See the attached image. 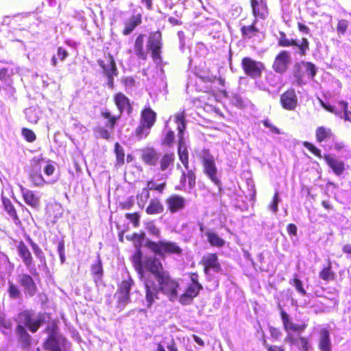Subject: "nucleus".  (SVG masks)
Returning <instances> with one entry per match:
<instances>
[{"label": "nucleus", "instance_id": "f257e3e1", "mask_svg": "<svg viewBox=\"0 0 351 351\" xmlns=\"http://www.w3.org/2000/svg\"><path fill=\"white\" fill-rule=\"evenodd\" d=\"M143 282L148 307L158 299L160 291L167 295L170 300H173L178 296L179 283L165 269L161 261Z\"/></svg>", "mask_w": 351, "mask_h": 351}, {"label": "nucleus", "instance_id": "f03ea898", "mask_svg": "<svg viewBox=\"0 0 351 351\" xmlns=\"http://www.w3.org/2000/svg\"><path fill=\"white\" fill-rule=\"evenodd\" d=\"M145 246L153 254L158 255L162 258L166 256H176L180 257L182 256L184 254L183 249L178 243L171 241L159 240L158 241H154L149 239L145 242Z\"/></svg>", "mask_w": 351, "mask_h": 351}, {"label": "nucleus", "instance_id": "7ed1b4c3", "mask_svg": "<svg viewBox=\"0 0 351 351\" xmlns=\"http://www.w3.org/2000/svg\"><path fill=\"white\" fill-rule=\"evenodd\" d=\"M45 315L50 317L49 314L42 313H39L36 317L35 313L32 309L26 308L18 313L14 320L16 324H22L30 332L36 333L45 324Z\"/></svg>", "mask_w": 351, "mask_h": 351}, {"label": "nucleus", "instance_id": "20e7f679", "mask_svg": "<svg viewBox=\"0 0 351 351\" xmlns=\"http://www.w3.org/2000/svg\"><path fill=\"white\" fill-rule=\"evenodd\" d=\"M132 261L141 280L143 282L161 261L156 256H146L143 260L142 252L138 248L133 254Z\"/></svg>", "mask_w": 351, "mask_h": 351}, {"label": "nucleus", "instance_id": "39448f33", "mask_svg": "<svg viewBox=\"0 0 351 351\" xmlns=\"http://www.w3.org/2000/svg\"><path fill=\"white\" fill-rule=\"evenodd\" d=\"M201 162L204 174L221 190V182L218 176V170L213 156L209 150L204 151Z\"/></svg>", "mask_w": 351, "mask_h": 351}, {"label": "nucleus", "instance_id": "423d86ee", "mask_svg": "<svg viewBox=\"0 0 351 351\" xmlns=\"http://www.w3.org/2000/svg\"><path fill=\"white\" fill-rule=\"evenodd\" d=\"M146 47L151 53L153 61L158 63L161 62L163 42L162 33L160 30L149 34Z\"/></svg>", "mask_w": 351, "mask_h": 351}, {"label": "nucleus", "instance_id": "0eeeda50", "mask_svg": "<svg viewBox=\"0 0 351 351\" xmlns=\"http://www.w3.org/2000/svg\"><path fill=\"white\" fill-rule=\"evenodd\" d=\"M241 67L244 73L253 79L260 78L265 69V64L250 57H244L241 60Z\"/></svg>", "mask_w": 351, "mask_h": 351}, {"label": "nucleus", "instance_id": "6e6552de", "mask_svg": "<svg viewBox=\"0 0 351 351\" xmlns=\"http://www.w3.org/2000/svg\"><path fill=\"white\" fill-rule=\"evenodd\" d=\"M16 247L19 256L21 258L29 273L34 277H38L39 274L36 269L33 256L27 245L24 241H19Z\"/></svg>", "mask_w": 351, "mask_h": 351}, {"label": "nucleus", "instance_id": "1a4fd4ad", "mask_svg": "<svg viewBox=\"0 0 351 351\" xmlns=\"http://www.w3.org/2000/svg\"><path fill=\"white\" fill-rule=\"evenodd\" d=\"M134 285V281L130 275H128L125 278L123 279L121 282L118 284V289L115 293V297L119 306H120V304L126 305L130 302V290Z\"/></svg>", "mask_w": 351, "mask_h": 351}, {"label": "nucleus", "instance_id": "9d476101", "mask_svg": "<svg viewBox=\"0 0 351 351\" xmlns=\"http://www.w3.org/2000/svg\"><path fill=\"white\" fill-rule=\"evenodd\" d=\"M199 264L203 267L205 275H210V271L215 273H220L222 270L221 263L217 253H208L202 258Z\"/></svg>", "mask_w": 351, "mask_h": 351}, {"label": "nucleus", "instance_id": "9b49d317", "mask_svg": "<svg viewBox=\"0 0 351 351\" xmlns=\"http://www.w3.org/2000/svg\"><path fill=\"white\" fill-rule=\"evenodd\" d=\"M33 276L25 273L18 276V282L23 288V291L26 298H33L38 291V288Z\"/></svg>", "mask_w": 351, "mask_h": 351}, {"label": "nucleus", "instance_id": "f8f14e48", "mask_svg": "<svg viewBox=\"0 0 351 351\" xmlns=\"http://www.w3.org/2000/svg\"><path fill=\"white\" fill-rule=\"evenodd\" d=\"M291 62L290 52L286 50L280 51L275 57L272 64L273 70L279 74L285 73Z\"/></svg>", "mask_w": 351, "mask_h": 351}, {"label": "nucleus", "instance_id": "ddd939ff", "mask_svg": "<svg viewBox=\"0 0 351 351\" xmlns=\"http://www.w3.org/2000/svg\"><path fill=\"white\" fill-rule=\"evenodd\" d=\"M67 340L62 335L53 337H46L43 348L47 351H65Z\"/></svg>", "mask_w": 351, "mask_h": 351}, {"label": "nucleus", "instance_id": "4468645a", "mask_svg": "<svg viewBox=\"0 0 351 351\" xmlns=\"http://www.w3.org/2000/svg\"><path fill=\"white\" fill-rule=\"evenodd\" d=\"M167 210L174 214L183 210L186 205L185 197L178 194H172L165 199Z\"/></svg>", "mask_w": 351, "mask_h": 351}, {"label": "nucleus", "instance_id": "2eb2a0df", "mask_svg": "<svg viewBox=\"0 0 351 351\" xmlns=\"http://www.w3.org/2000/svg\"><path fill=\"white\" fill-rule=\"evenodd\" d=\"M281 106L289 111L295 110L298 105V99L295 90L292 88H288L280 97Z\"/></svg>", "mask_w": 351, "mask_h": 351}, {"label": "nucleus", "instance_id": "dca6fc26", "mask_svg": "<svg viewBox=\"0 0 351 351\" xmlns=\"http://www.w3.org/2000/svg\"><path fill=\"white\" fill-rule=\"evenodd\" d=\"M28 329L24 328L22 324H16L15 327V335L16 340L21 348L29 349L33 343V338L29 333Z\"/></svg>", "mask_w": 351, "mask_h": 351}, {"label": "nucleus", "instance_id": "f3484780", "mask_svg": "<svg viewBox=\"0 0 351 351\" xmlns=\"http://www.w3.org/2000/svg\"><path fill=\"white\" fill-rule=\"evenodd\" d=\"M166 183L162 182L156 185V187H145L142 189L141 191L136 195L137 204L143 208L145 204L147 202L150 197V190L158 191L159 193H162L165 189Z\"/></svg>", "mask_w": 351, "mask_h": 351}, {"label": "nucleus", "instance_id": "a211bd4d", "mask_svg": "<svg viewBox=\"0 0 351 351\" xmlns=\"http://www.w3.org/2000/svg\"><path fill=\"white\" fill-rule=\"evenodd\" d=\"M203 289L202 285L189 284L184 293L180 295L179 302L183 305H188L197 297L201 290Z\"/></svg>", "mask_w": 351, "mask_h": 351}, {"label": "nucleus", "instance_id": "6ab92c4d", "mask_svg": "<svg viewBox=\"0 0 351 351\" xmlns=\"http://www.w3.org/2000/svg\"><path fill=\"white\" fill-rule=\"evenodd\" d=\"M285 341L290 346H294L300 351H308L310 343L308 337L304 336H295L292 333H288L285 337Z\"/></svg>", "mask_w": 351, "mask_h": 351}, {"label": "nucleus", "instance_id": "aec40b11", "mask_svg": "<svg viewBox=\"0 0 351 351\" xmlns=\"http://www.w3.org/2000/svg\"><path fill=\"white\" fill-rule=\"evenodd\" d=\"M250 6L253 16L256 19H265L268 14V7L264 0H250Z\"/></svg>", "mask_w": 351, "mask_h": 351}, {"label": "nucleus", "instance_id": "412c9836", "mask_svg": "<svg viewBox=\"0 0 351 351\" xmlns=\"http://www.w3.org/2000/svg\"><path fill=\"white\" fill-rule=\"evenodd\" d=\"M113 101L117 106L119 114H121L124 110L128 114L132 112L133 108L130 99L122 93H117L113 96Z\"/></svg>", "mask_w": 351, "mask_h": 351}, {"label": "nucleus", "instance_id": "4be33fe9", "mask_svg": "<svg viewBox=\"0 0 351 351\" xmlns=\"http://www.w3.org/2000/svg\"><path fill=\"white\" fill-rule=\"evenodd\" d=\"M158 156L159 154L153 147H147L141 149V160L147 165L156 166Z\"/></svg>", "mask_w": 351, "mask_h": 351}, {"label": "nucleus", "instance_id": "5701e85b", "mask_svg": "<svg viewBox=\"0 0 351 351\" xmlns=\"http://www.w3.org/2000/svg\"><path fill=\"white\" fill-rule=\"evenodd\" d=\"M97 62L102 68L106 76H109V74L118 75V70L112 56L108 54L106 56V62L104 60H98Z\"/></svg>", "mask_w": 351, "mask_h": 351}, {"label": "nucleus", "instance_id": "b1692460", "mask_svg": "<svg viewBox=\"0 0 351 351\" xmlns=\"http://www.w3.org/2000/svg\"><path fill=\"white\" fill-rule=\"evenodd\" d=\"M21 191L24 202L31 208L38 210L40 206V197L29 189L21 186Z\"/></svg>", "mask_w": 351, "mask_h": 351}, {"label": "nucleus", "instance_id": "393cba45", "mask_svg": "<svg viewBox=\"0 0 351 351\" xmlns=\"http://www.w3.org/2000/svg\"><path fill=\"white\" fill-rule=\"evenodd\" d=\"M175 160L176 157L173 152H167L164 153L158 160L159 170L162 172L171 170L173 167Z\"/></svg>", "mask_w": 351, "mask_h": 351}, {"label": "nucleus", "instance_id": "a878e982", "mask_svg": "<svg viewBox=\"0 0 351 351\" xmlns=\"http://www.w3.org/2000/svg\"><path fill=\"white\" fill-rule=\"evenodd\" d=\"M165 206L160 198L154 197L149 199L145 208V213L148 215H158L163 213Z\"/></svg>", "mask_w": 351, "mask_h": 351}, {"label": "nucleus", "instance_id": "bb28decb", "mask_svg": "<svg viewBox=\"0 0 351 351\" xmlns=\"http://www.w3.org/2000/svg\"><path fill=\"white\" fill-rule=\"evenodd\" d=\"M323 158L335 175L341 176L343 173L345 171V163L343 161L339 160L329 154L324 155Z\"/></svg>", "mask_w": 351, "mask_h": 351}, {"label": "nucleus", "instance_id": "cd10ccee", "mask_svg": "<svg viewBox=\"0 0 351 351\" xmlns=\"http://www.w3.org/2000/svg\"><path fill=\"white\" fill-rule=\"evenodd\" d=\"M157 114L150 107H145L141 112L140 122L152 128L156 122Z\"/></svg>", "mask_w": 351, "mask_h": 351}, {"label": "nucleus", "instance_id": "c85d7f7f", "mask_svg": "<svg viewBox=\"0 0 351 351\" xmlns=\"http://www.w3.org/2000/svg\"><path fill=\"white\" fill-rule=\"evenodd\" d=\"M90 274L96 284L101 282L104 276V268L99 254H97L95 263L90 266Z\"/></svg>", "mask_w": 351, "mask_h": 351}, {"label": "nucleus", "instance_id": "c756f323", "mask_svg": "<svg viewBox=\"0 0 351 351\" xmlns=\"http://www.w3.org/2000/svg\"><path fill=\"white\" fill-rule=\"evenodd\" d=\"M6 292L8 298L12 301H19L23 299L22 291L19 285L12 280L8 281Z\"/></svg>", "mask_w": 351, "mask_h": 351}, {"label": "nucleus", "instance_id": "7c9ffc66", "mask_svg": "<svg viewBox=\"0 0 351 351\" xmlns=\"http://www.w3.org/2000/svg\"><path fill=\"white\" fill-rule=\"evenodd\" d=\"M141 23L142 15L141 14L132 15L127 21L125 22L122 34L124 36L129 35L136 29L137 26L141 25Z\"/></svg>", "mask_w": 351, "mask_h": 351}, {"label": "nucleus", "instance_id": "2f4dec72", "mask_svg": "<svg viewBox=\"0 0 351 351\" xmlns=\"http://www.w3.org/2000/svg\"><path fill=\"white\" fill-rule=\"evenodd\" d=\"M145 35L140 34L135 39L134 45V51L135 55L138 59L145 60L147 58V51L144 48Z\"/></svg>", "mask_w": 351, "mask_h": 351}, {"label": "nucleus", "instance_id": "473e14b6", "mask_svg": "<svg viewBox=\"0 0 351 351\" xmlns=\"http://www.w3.org/2000/svg\"><path fill=\"white\" fill-rule=\"evenodd\" d=\"M318 348L320 351H332L330 332L327 328L320 330Z\"/></svg>", "mask_w": 351, "mask_h": 351}, {"label": "nucleus", "instance_id": "72a5a7b5", "mask_svg": "<svg viewBox=\"0 0 351 351\" xmlns=\"http://www.w3.org/2000/svg\"><path fill=\"white\" fill-rule=\"evenodd\" d=\"M334 134L332 130L325 126H319L315 130V138L317 143H322L324 141H330L334 138Z\"/></svg>", "mask_w": 351, "mask_h": 351}, {"label": "nucleus", "instance_id": "f704fd0d", "mask_svg": "<svg viewBox=\"0 0 351 351\" xmlns=\"http://www.w3.org/2000/svg\"><path fill=\"white\" fill-rule=\"evenodd\" d=\"M178 155L179 160L182 163L184 167L186 169L189 168V156L187 147L184 145V138H182L181 142L180 138H178Z\"/></svg>", "mask_w": 351, "mask_h": 351}, {"label": "nucleus", "instance_id": "c9c22d12", "mask_svg": "<svg viewBox=\"0 0 351 351\" xmlns=\"http://www.w3.org/2000/svg\"><path fill=\"white\" fill-rule=\"evenodd\" d=\"M205 236H206L207 241L212 247L221 248L225 245V240L221 238L213 230H206V232H205Z\"/></svg>", "mask_w": 351, "mask_h": 351}, {"label": "nucleus", "instance_id": "e433bc0d", "mask_svg": "<svg viewBox=\"0 0 351 351\" xmlns=\"http://www.w3.org/2000/svg\"><path fill=\"white\" fill-rule=\"evenodd\" d=\"M185 117L184 111L175 115V122L177 124V130L178 132V136L181 141H182V138H184V131L186 128Z\"/></svg>", "mask_w": 351, "mask_h": 351}, {"label": "nucleus", "instance_id": "4c0bfd02", "mask_svg": "<svg viewBox=\"0 0 351 351\" xmlns=\"http://www.w3.org/2000/svg\"><path fill=\"white\" fill-rule=\"evenodd\" d=\"M2 203L5 210L13 221L15 223L20 222L19 217L12 202L8 198L3 197L2 199Z\"/></svg>", "mask_w": 351, "mask_h": 351}, {"label": "nucleus", "instance_id": "58836bf2", "mask_svg": "<svg viewBox=\"0 0 351 351\" xmlns=\"http://www.w3.org/2000/svg\"><path fill=\"white\" fill-rule=\"evenodd\" d=\"M319 277L324 281H333L335 279V273L332 270V263L328 259V264L322 268Z\"/></svg>", "mask_w": 351, "mask_h": 351}, {"label": "nucleus", "instance_id": "ea45409f", "mask_svg": "<svg viewBox=\"0 0 351 351\" xmlns=\"http://www.w3.org/2000/svg\"><path fill=\"white\" fill-rule=\"evenodd\" d=\"M186 172L182 171L180 178V182L182 185L186 184V180H188L189 186L193 189L196 184V176L193 170L186 169Z\"/></svg>", "mask_w": 351, "mask_h": 351}, {"label": "nucleus", "instance_id": "a19ab883", "mask_svg": "<svg viewBox=\"0 0 351 351\" xmlns=\"http://www.w3.org/2000/svg\"><path fill=\"white\" fill-rule=\"evenodd\" d=\"M44 332L47 335V337H53L61 335V334H60V328L58 320L53 319L52 321L49 322L45 326Z\"/></svg>", "mask_w": 351, "mask_h": 351}, {"label": "nucleus", "instance_id": "79ce46f5", "mask_svg": "<svg viewBox=\"0 0 351 351\" xmlns=\"http://www.w3.org/2000/svg\"><path fill=\"white\" fill-rule=\"evenodd\" d=\"M114 152L116 157L115 166L121 167L125 164V152L123 148L118 142L114 144Z\"/></svg>", "mask_w": 351, "mask_h": 351}, {"label": "nucleus", "instance_id": "37998d69", "mask_svg": "<svg viewBox=\"0 0 351 351\" xmlns=\"http://www.w3.org/2000/svg\"><path fill=\"white\" fill-rule=\"evenodd\" d=\"M256 23V20L255 19L252 25H243L241 28V32L243 38H251L252 37L256 36L259 30L255 25Z\"/></svg>", "mask_w": 351, "mask_h": 351}, {"label": "nucleus", "instance_id": "c03bdc74", "mask_svg": "<svg viewBox=\"0 0 351 351\" xmlns=\"http://www.w3.org/2000/svg\"><path fill=\"white\" fill-rule=\"evenodd\" d=\"M29 179L32 182L33 186L36 187H41L47 183L43 177L39 168L38 170L29 173Z\"/></svg>", "mask_w": 351, "mask_h": 351}, {"label": "nucleus", "instance_id": "a18cd8bd", "mask_svg": "<svg viewBox=\"0 0 351 351\" xmlns=\"http://www.w3.org/2000/svg\"><path fill=\"white\" fill-rule=\"evenodd\" d=\"M101 116L108 120V123L106 126L110 128L111 131L114 130V128L117 123V121L119 119L121 114H119L118 116H114L111 114V112L108 110H105L101 112Z\"/></svg>", "mask_w": 351, "mask_h": 351}, {"label": "nucleus", "instance_id": "49530a36", "mask_svg": "<svg viewBox=\"0 0 351 351\" xmlns=\"http://www.w3.org/2000/svg\"><path fill=\"white\" fill-rule=\"evenodd\" d=\"M280 37L278 40V45L281 47H289L293 45H296V40L289 39L287 38L285 32H279Z\"/></svg>", "mask_w": 351, "mask_h": 351}, {"label": "nucleus", "instance_id": "de8ad7c7", "mask_svg": "<svg viewBox=\"0 0 351 351\" xmlns=\"http://www.w3.org/2000/svg\"><path fill=\"white\" fill-rule=\"evenodd\" d=\"M293 76L295 78L296 84L301 86L305 84L304 77V72L302 71L300 64H296L294 66Z\"/></svg>", "mask_w": 351, "mask_h": 351}, {"label": "nucleus", "instance_id": "09e8293b", "mask_svg": "<svg viewBox=\"0 0 351 351\" xmlns=\"http://www.w3.org/2000/svg\"><path fill=\"white\" fill-rule=\"evenodd\" d=\"M152 128L140 122L135 129V136L138 138H145L150 133Z\"/></svg>", "mask_w": 351, "mask_h": 351}, {"label": "nucleus", "instance_id": "8fccbe9b", "mask_svg": "<svg viewBox=\"0 0 351 351\" xmlns=\"http://www.w3.org/2000/svg\"><path fill=\"white\" fill-rule=\"evenodd\" d=\"M291 47H296L299 49V54L301 56H306L307 51L310 49V44L306 38H302L300 44L296 42V45H293Z\"/></svg>", "mask_w": 351, "mask_h": 351}, {"label": "nucleus", "instance_id": "3c124183", "mask_svg": "<svg viewBox=\"0 0 351 351\" xmlns=\"http://www.w3.org/2000/svg\"><path fill=\"white\" fill-rule=\"evenodd\" d=\"M289 284L294 287L298 293H299L301 295L304 296L307 294L306 290L303 287L302 281L300 279H299L297 276L291 279L289 281Z\"/></svg>", "mask_w": 351, "mask_h": 351}, {"label": "nucleus", "instance_id": "603ef678", "mask_svg": "<svg viewBox=\"0 0 351 351\" xmlns=\"http://www.w3.org/2000/svg\"><path fill=\"white\" fill-rule=\"evenodd\" d=\"M174 141V132L171 130H168L162 138L161 145L170 147L173 145Z\"/></svg>", "mask_w": 351, "mask_h": 351}, {"label": "nucleus", "instance_id": "864d4df0", "mask_svg": "<svg viewBox=\"0 0 351 351\" xmlns=\"http://www.w3.org/2000/svg\"><path fill=\"white\" fill-rule=\"evenodd\" d=\"M280 317L285 330L287 332V334L290 333L289 329L293 322L290 319L289 315L282 308H280Z\"/></svg>", "mask_w": 351, "mask_h": 351}, {"label": "nucleus", "instance_id": "5fc2aeb1", "mask_svg": "<svg viewBox=\"0 0 351 351\" xmlns=\"http://www.w3.org/2000/svg\"><path fill=\"white\" fill-rule=\"evenodd\" d=\"M302 64L305 67V72L308 77L311 79H313L317 73L315 64L310 62H302Z\"/></svg>", "mask_w": 351, "mask_h": 351}, {"label": "nucleus", "instance_id": "6e6d98bb", "mask_svg": "<svg viewBox=\"0 0 351 351\" xmlns=\"http://www.w3.org/2000/svg\"><path fill=\"white\" fill-rule=\"evenodd\" d=\"M21 134L23 136L24 138L29 143H32L35 141L36 139V134L29 128H22Z\"/></svg>", "mask_w": 351, "mask_h": 351}, {"label": "nucleus", "instance_id": "4d7b16f0", "mask_svg": "<svg viewBox=\"0 0 351 351\" xmlns=\"http://www.w3.org/2000/svg\"><path fill=\"white\" fill-rule=\"evenodd\" d=\"M126 219H128L133 225L134 227L137 228L140 225V215L138 212L132 213H126L125 215Z\"/></svg>", "mask_w": 351, "mask_h": 351}, {"label": "nucleus", "instance_id": "13d9d810", "mask_svg": "<svg viewBox=\"0 0 351 351\" xmlns=\"http://www.w3.org/2000/svg\"><path fill=\"white\" fill-rule=\"evenodd\" d=\"M303 145L304 147H306L309 152H311L313 155L317 156L319 158H322V156L321 154V150L318 149L317 147H315L313 143L308 142V141H304Z\"/></svg>", "mask_w": 351, "mask_h": 351}, {"label": "nucleus", "instance_id": "bf43d9fd", "mask_svg": "<svg viewBox=\"0 0 351 351\" xmlns=\"http://www.w3.org/2000/svg\"><path fill=\"white\" fill-rule=\"evenodd\" d=\"M349 21L346 19L338 21L337 25V32L340 35H344L348 28Z\"/></svg>", "mask_w": 351, "mask_h": 351}, {"label": "nucleus", "instance_id": "052dcab7", "mask_svg": "<svg viewBox=\"0 0 351 351\" xmlns=\"http://www.w3.org/2000/svg\"><path fill=\"white\" fill-rule=\"evenodd\" d=\"M146 229L149 234L154 236L157 238L160 237V230L156 227L153 222H148L146 223Z\"/></svg>", "mask_w": 351, "mask_h": 351}, {"label": "nucleus", "instance_id": "680f3d73", "mask_svg": "<svg viewBox=\"0 0 351 351\" xmlns=\"http://www.w3.org/2000/svg\"><path fill=\"white\" fill-rule=\"evenodd\" d=\"M95 132L97 134V137L105 140H109L110 138V132L107 129L104 127H97L95 129Z\"/></svg>", "mask_w": 351, "mask_h": 351}, {"label": "nucleus", "instance_id": "e2e57ef3", "mask_svg": "<svg viewBox=\"0 0 351 351\" xmlns=\"http://www.w3.org/2000/svg\"><path fill=\"white\" fill-rule=\"evenodd\" d=\"M33 252L36 256L40 260V262H43L45 265H46V258L45 254L42 249L38 246V245H33L32 247Z\"/></svg>", "mask_w": 351, "mask_h": 351}, {"label": "nucleus", "instance_id": "0e129e2a", "mask_svg": "<svg viewBox=\"0 0 351 351\" xmlns=\"http://www.w3.org/2000/svg\"><path fill=\"white\" fill-rule=\"evenodd\" d=\"M262 343L267 351H285L282 346L269 344L265 339H263Z\"/></svg>", "mask_w": 351, "mask_h": 351}, {"label": "nucleus", "instance_id": "69168bd1", "mask_svg": "<svg viewBox=\"0 0 351 351\" xmlns=\"http://www.w3.org/2000/svg\"><path fill=\"white\" fill-rule=\"evenodd\" d=\"M321 106L328 112L332 113L337 116L341 115V110H338L334 106H331L329 104H326L323 101H320Z\"/></svg>", "mask_w": 351, "mask_h": 351}, {"label": "nucleus", "instance_id": "338daca9", "mask_svg": "<svg viewBox=\"0 0 351 351\" xmlns=\"http://www.w3.org/2000/svg\"><path fill=\"white\" fill-rule=\"evenodd\" d=\"M145 233L144 232H141L140 233L134 232L132 235H128L126 237L128 240L137 241L140 243L145 239Z\"/></svg>", "mask_w": 351, "mask_h": 351}, {"label": "nucleus", "instance_id": "774afa93", "mask_svg": "<svg viewBox=\"0 0 351 351\" xmlns=\"http://www.w3.org/2000/svg\"><path fill=\"white\" fill-rule=\"evenodd\" d=\"M164 342L166 343V347L169 351H178L176 343L173 338L171 337L170 339H168L165 337L164 339Z\"/></svg>", "mask_w": 351, "mask_h": 351}]
</instances>
